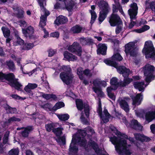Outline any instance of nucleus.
<instances>
[{"label":"nucleus","mask_w":155,"mask_h":155,"mask_svg":"<svg viewBox=\"0 0 155 155\" xmlns=\"http://www.w3.org/2000/svg\"><path fill=\"white\" fill-rule=\"evenodd\" d=\"M62 68L64 71L60 73V78L64 83L68 85L72 83L74 78L71 69L70 67L66 66H64Z\"/></svg>","instance_id":"obj_1"},{"label":"nucleus","mask_w":155,"mask_h":155,"mask_svg":"<svg viewBox=\"0 0 155 155\" xmlns=\"http://www.w3.org/2000/svg\"><path fill=\"white\" fill-rule=\"evenodd\" d=\"M142 52L146 59L155 58V49L151 41H146L145 42Z\"/></svg>","instance_id":"obj_2"},{"label":"nucleus","mask_w":155,"mask_h":155,"mask_svg":"<svg viewBox=\"0 0 155 155\" xmlns=\"http://www.w3.org/2000/svg\"><path fill=\"white\" fill-rule=\"evenodd\" d=\"M155 69L154 67L150 64L145 65L143 68L144 74L146 77L145 81L149 83L151 81V79L154 77L153 72Z\"/></svg>","instance_id":"obj_3"},{"label":"nucleus","mask_w":155,"mask_h":155,"mask_svg":"<svg viewBox=\"0 0 155 155\" xmlns=\"http://www.w3.org/2000/svg\"><path fill=\"white\" fill-rule=\"evenodd\" d=\"M117 72L120 74H122L124 78V80H127L128 85L133 81V79L128 77L130 74V70L124 66L120 65L118 66L117 69Z\"/></svg>","instance_id":"obj_4"},{"label":"nucleus","mask_w":155,"mask_h":155,"mask_svg":"<svg viewBox=\"0 0 155 155\" xmlns=\"http://www.w3.org/2000/svg\"><path fill=\"white\" fill-rule=\"evenodd\" d=\"M118 79L115 77L112 78L110 80V84L111 86L114 87V90H116L119 87H124L128 85L127 83L128 82L127 80H123V81H121L118 82Z\"/></svg>","instance_id":"obj_5"},{"label":"nucleus","mask_w":155,"mask_h":155,"mask_svg":"<svg viewBox=\"0 0 155 155\" xmlns=\"http://www.w3.org/2000/svg\"><path fill=\"white\" fill-rule=\"evenodd\" d=\"M68 50L70 52L75 54L79 56H81L82 53V48L80 44L77 42H74L71 45H70L68 48Z\"/></svg>","instance_id":"obj_6"},{"label":"nucleus","mask_w":155,"mask_h":155,"mask_svg":"<svg viewBox=\"0 0 155 155\" xmlns=\"http://www.w3.org/2000/svg\"><path fill=\"white\" fill-rule=\"evenodd\" d=\"M96 4L99 8L100 12L108 13L110 8L108 2L104 0H97Z\"/></svg>","instance_id":"obj_7"},{"label":"nucleus","mask_w":155,"mask_h":155,"mask_svg":"<svg viewBox=\"0 0 155 155\" xmlns=\"http://www.w3.org/2000/svg\"><path fill=\"white\" fill-rule=\"evenodd\" d=\"M109 22L111 26H115L122 24L120 17L117 14L112 13L109 18Z\"/></svg>","instance_id":"obj_8"},{"label":"nucleus","mask_w":155,"mask_h":155,"mask_svg":"<svg viewBox=\"0 0 155 155\" xmlns=\"http://www.w3.org/2000/svg\"><path fill=\"white\" fill-rule=\"evenodd\" d=\"M135 43L130 42L125 45V52L126 55L129 54L132 57L136 56L137 54L134 48Z\"/></svg>","instance_id":"obj_9"},{"label":"nucleus","mask_w":155,"mask_h":155,"mask_svg":"<svg viewBox=\"0 0 155 155\" xmlns=\"http://www.w3.org/2000/svg\"><path fill=\"white\" fill-rule=\"evenodd\" d=\"M132 100V105L135 106L141 104L143 100V96L142 93L137 94L135 96H130Z\"/></svg>","instance_id":"obj_10"},{"label":"nucleus","mask_w":155,"mask_h":155,"mask_svg":"<svg viewBox=\"0 0 155 155\" xmlns=\"http://www.w3.org/2000/svg\"><path fill=\"white\" fill-rule=\"evenodd\" d=\"M88 145L92 148L97 155H106L102 153V149L100 148L98 144L94 141L91 140L88 142Z\"/></svg>","instance_id":"obj_11"},{"label":"nucleus","mask_w":155,"mask_h":155,"mask_svg":"<svg viewBox=\"0 0 155 155\" xmlns=\"http://www.w3.org/2000/svg\"><path fill=\"white\" fill-rule=\"evenodd\" d=\"M78 41L82 46L92 45L94 44L93 39L88 37H81L79 38Z\"/></svg>","instance_id":"obj_12"},{"label":"nucleus","mask_w":155,"mask_h":155,"mask_svg":"<svg viewBox=\"0 0 155 155\" xmlns=\"http://www.w3.org/2000/svg\"><path fill=\"white\" fill-rule=\"evenodd\" d=\"M15 11L14 16L19 19H23L24 18L25 12L22 7H17L13 9Z\"/></svg>","instance_id":"obj_13"},{"label":"nucleus","mask_w":155,"mask_h":155,"mask_svg":"<svg viewBox=\"0 0 155 155\" xmlns=\"http://www.w3.org/2000/svg\"><path fill=\"white\" fill-rule=\"evenodd\" d=\"M22 31L24 36L26 38H31L34 33V28L31 26H28L26 28H22Z\"/></svg>","instance_id":"obj_14"},{"label":"nucleus","mask_w":155,"mask_h":155,"mask_svg":"<svg viewBox=\"0 0 155 155\" xmlns=\"http://www.w3.org/2000/svg\"><path fill=\"white\" fill-rule=\"evenodd\" d=\"M68 21V19L66 17L62 15H60L56 18L54 21V24L58 26L61 25L66 24Z\"/></svg>","instance_id":"obj_15"},{"label":"nucleus","mask_w":155,"mask_h":155,"mask_svg":"<svg viewBox=\"0 0 155 155\" xmlns=\"http://www.w3.org/2000/svg\"><path fill=\"white\" fill-rule=\"evenodd\" d=\"M107 48V46L105 44H99L98 45V48L97 50V54L99 55H106Z\"/></svg>","instance_id":"obj_16"},{"label":"nucleus","mask_w":155,"mask_h":155,"mask_svg":"<svg viewBox=\"0 0 155 155\" xmlns=\"http://www.w3.org/2000/svg\"><path fill=\"white\" fill-rule=\"evenodd\" d=\"M134 135L136 140L142 142H148L151 140V139L149 137L140 134H134Z\"/></svg>","instance_id":"obj_17"},{"label":"nucleus","mask_w":155,"mask_h":155,"mask_svg":"<svg viewBox=\"0 0 155 155\" xmlns=\"http://www.w3.org/2000/svg\"><path fill=\"white\" fill-rule=\"evenodd\" d=\"M127 142L125 140H122V138H119V140L117 144L115 146V147L117 150H120V148L123 147V149L126 148L127 146Z\"/></svg>","instance_id":"obj_18"},{"label":"nucleus","mask_w":155,"mask_h":155,"mask_svg":"<svg viewBox=\"0 0 155 155\" xmlns=\"http://www.w3.org/2000/svg\"><path fill=\"white\" fill-rule=\"evenodd\" d=\"M37 87L38 85L36 84L28 83V84L25 87L24 90L26 92L28 93L29 94L32 95L33 94L32 91L31 90L35 89Z\"/></svg>","instance_id":"obj_19"},{"label":"nucleus","mask_w":155,"mask_h":155,"mask_svg":"<svg viewBox=\"0 0 155 155\" xmlns=\"http://www.w3.org/2000/svg\"><path fill=\"white\" fill-rule=\"evenodd\" d=\"M64 2L65 8L69 12H71L74 7L76 4L75 2L72 0L63 2Z\"/></svg>","instance_id":"obj_20"},{"label":"nucleus","mask_w":155,"mask_h":155,"mask_svg":"<svg viewBox=\"0 0 155 155\" xmlns=\"http://www.w3.org/2000/svg\"><path fill=\"white\" fill-rule=\"evenodd\" d=\"M4 65L10 71L13 72L15 70V64L12 60H10L6 61Z\"/></svg>","instance_id":"obj_21"},{"label":"nucleus","mask_w":155,"mask_h":155,"mask_svg":"<svg viewBox=\"0 0 155 155\" xmlns=\"http://www.w3.org/2000/svg\"><path fill=\"white\" fill-rule=\"evenodd\" d=\"M145 119L148 122H150L155 119V110L147 112L145 115Z\"/></svg>","instance_id":"obj_22"},{"label":"nucleus","mask_w":155,"mask_h":155,"mask_svg":"<svg viewBox=\"0 0 155 155\" xmlns=\"http://www.w3.org/2000/svg\"><path fill=\"white\" fill-rule=\"evenodd\" d=\"M4 79L8 81V84L10 85L16 79L14 74L10 73L5 74Z\"/></svg>","instance_id":"obj_23"},{"label":"nucleus","mask_w":155,"mask_h":155,"mask_svg":"<svg viewBox=\"0 0 155 155\" xmlns=\"http://www.w3.org/2000/svg\"><path fill=\"white\" fill-rule=\"evenodd\" d=\"M64 58L69 61H74L77 59V57L68 51L64 52Z\"/></svg>","instance_id":"obj_24"},{"label":"nucleus","mask_w":155,"mask_h":155,"mask_svg":"<svg viewBox=\"0 0 155 155\" xmlns=\"http://www.w3.org/2000/svg\"><path fill=\"white\" fill-rule=\"evenodd\" d=\"M33 129L32 126L25 127L24 129V130L21 132V134L24 137H28L30 133L33 130Z\"/></svg>","instance_id":"obj_25"},{"label":"nucleus","mask_w":155,"mask_h":155,"mask_svg":"<svg viewBox=\"0 0 155 155\" xmlns=\"http://www.w3.org/2000/svg\"><path fill=\"white\" fill-rule=\"evenodd\" d=\"M78 148L76 145H73L70 143L69 149V155H75L78 152Z\"/></svg>","instance_id":"obj_26"},{"label":"nucleus","mask_w":155,"mask_h":155,"mask_svg":"<svg viewBox=\"0 0 155 155\" xmlns=\"http://www.w3.org/2000/svg\"><path fill=\"white\" fill-rule=\"evenodd\" d=\"M144 84V81H136L134 83L133 86L135 89H138L139 91H143L144 90V88L143 87Z\"/></svg>","instance_id":"obj_27"},{"label":"nucleus","mask_w":155,"mask_h":155,"mask_svg":"<svg viewBox=\"0 0 155 155\" xmlns=\"http://www.w3.org/2000/svg\"><path fill=\"white\" fill-rule=\"evenodd\" d=\"M120 105L121 107L126 112L129 110L128 104L127 102L124 100H121L120 102Z\"/></svg>","instance_id":"obj_28"},{"label":"nucleus","mask_w":155,"mask_h":155,"mask_svg":"<svg viewBox=\"0 0 155 155\" xmlns=\"http://www.w3.org/2000/svg\"><path fill=\"white\" fill-rule=\"evenodd\" d=\"M4 107L5 110L8 111L7 113L8 114H15L17 112V109L15 107H12L9 105L7 104L4 105Z\"/></svg>","instance_id":"obj_29"},{"label":"nucleus","mask_w":155,"mask_h":155,"mask_svg":"<svg viewBox=\"0 0 155 155\" xmlns=\"http://www.w3.org/2000/svg\"><path fill=\"white\" fill-rule=\"evenodd\" d=\"M104 62L107 64L114 67L116 69L118 66V63L112 59H106L104 60Z\"/></svg>","instance_id":"obj_30"},{"label":"nucleus","mask_w":155,"mask_h":155,"mask_svg":"<svg viewBox=\"0 0 155 155\" xmlns=\"http://www.w3.org/2000/svg\"><path fill=\"white\" fill-rule=\"evenodd\" d=\"M41 93V97L47 100H49L51 98L55 101L57 100V97L55 94H45L43 92Z\"/></svg>","instance_id":"obj_31"},{"label":"nucleus","mask_w":155,"mask_h":155,"mask_svg":"<svg viewBox=\"0 0 155 155\" xmlns=\"http://www.w3.org/2000/svg\"><path fill=\"white\" fill-rule=\"evenodd\" d=\"M82 29V27L78 25H76L71 28L70 31L74 34L80 33Z\"/></svg>","instance_id":"obj_32"},{"label":"nucleus","mask_w":155,"mask_h":155,"mask_svg":"<svg viewBox=\"0 0 155 155\" xmlns=\"http://www.w3.org/2000/svg\"><path fill=\"white\" fill-rule=\"evenodd\" d=\"M131 126L134 130H139L141 127V126L137 120L134 119L131 122Z\"/></svg>","instance_id":"obj_33"},{"label":"nucleus","mask_w":155,"mask_h":155,"mask_svg":"<svg viewBox=\"0 0 155 155\" xmlns=\"http://www.w3.org/2000/svg\"><path fill=\"white\" fill-rule=\"evenodd\" d=\"M92 89L95 93L97 94L98 96L101 97L104 96V94L102 91L101 87H93Z\"/></svg>","instance_id":"obj_34"},{"label":"nucleus","mask_w":155,"mask_h":155,"mask_svg":"<svg viewBox=\"0 0 155 155\" xmlns=\"http://www.w3.org/2000/svg\"><path fill=\"white\" fill-rule=\"evenodd\" d=\"M76 104L78 109L81 111L84 107V104L81 99H77L76 100Z\"/></svg>","instance_id":"obj_35"},{"label":"nucleus","mask_w":155,"mask_h":155,"mask_svg":"<svg viewBox=\"0 0 155 155\" xmlns=\"http://www.w3.org/2000/svg\"><path fill=\"white\" fill-rule=\"evenodd\" d=\"M18 79H16L10 86L12 87H14L15 89L20 91L21 89V87L22 86V85L18 81Z\"/></svg>","instance_id":"obj_36"},{"label":"nucleus","mask_w":155,"mask_h":155,"mask_svg":"<svg viewBox=\"0 0 155 155\" xmlns=\"http://www.w3.org/2000/svg\"><path fill=\"white\" fill-rule=\"evenodd\" d=\"M1 29L2 31L3 35L5 38L9 37L11 31L8 28L3 26L2 27Z\"/></svg>","instance_id":"obj_37"},{"label":"nucleus","mask_w":155,"mask_h":155,"mask_svg":"<svg viewBox=\"0 0 155 155\" xmlns=\"http://www.w3.org/2000/svg\"><path fill=\"white\" fill-rule=\"evenodd\" d=\"M137 13V11L134 10L133 9H129L128 10V13L130 16V21H132L135 18Z\"/></svg>","instance_id":"obj_38"},{"label":"nucleus","mask_w":155,"mask_h":155,"mask_svg":"<svg viewBox=\"0 0 155 155\" xmlns=\"http://www.w3.org/2000/svg\"><path fill=\"white\" fill-rule=\"evenodd\" d=\"M21 121V119L17 118L15 116L9 118L8 121H5L4 123V125H8V124L12 122H19Z\"/></svg>","instance_id":"obj_39"},{"label":"nucleus","mask_w":155,"mask_h":155,"mask_svg":"<svg viewBox=\"0 0 155 155\" xmlns=\"http://www.w3.org/2000/svg\"><path fill=\"white\" fill-rule=\"evenodd\" d=\"M112 60L117 61H120L123 59V58L120 54L118 53L114 54L111 57Z\"/></svg>","instance_id":"obj_40"},{"label":"nucleus","mask_w":155,"mask_h":155,"mask_svg":"<svg viewBox=\"0 0 155 155\" xmlns=\"http://www.w3.org/2000/svg\"><path fill=\"white\" fill-rule=\"evenodd\" d=\"M63 129L61 127H57L53 129L52 132L58 137L60 136L62 134Z\"/></svg>","instance_id":"obj_41"},{"label":"nucleus","mask_w":155,"mask_h":155,"mask_svg":"<svg viewBox=\"0 0 155 155\" xmlns=\"http://www.w3.org/2000/svg\"><path fill=\"white\" fill-rule=\"evenodd\" d=\"M84 112L87 118H89L90 115V107L88 104L86 103H84Z\"/></svg>","instance_id":"obj_42"},{"label":"nucleus","mask_w":155,"mask_h":155,"mask_svg":"<svg viewBox=\"0 0 155 155\" xmlns=\"http://www.w3.org/2000/svg\"><path fill=\"white\" fill-rule=\"evenodd\" d=\"M57 116L60 120L63 121L67 120L69 119L70 117L69 115L67 114H59Z\"/></svg>","instance_id":"obj_43"},{"label":"nucleus","mask_w":155,"mask_h":155,"mask_svg":"<svg viewBox=\"0 0 155 155\" xmlns=\"http://www.w3.org/2000/svg\"><path fill=\"white\" fill-rule=\"evenodd\" d=\"M108 13L101 12H100L98 20L100 22V24L102 23L105 19L107 17Z\"/></svg>","instance_id":"obj_44"},{"label":"nucleus","mask_w":155,"mask_h":155,"mask_svg":"<svg viewBox=\"0 0 155 155\" xmlns=\"http://www.w3.org/2000/svg\"><path fill=\"white\" fill-rule=\"evenodd\" d=\"M90 11L91 15V19L90 21V23L91 25H92L94 22L97 17V15L94 11L90 10Z\"/></svg>","instance_id":"obj_45"},{"label":"nucleus","mask_w":155,"mask_h":155,"mask_svg":"<svg viewBox=\"0 0 155 155\" xmlns=\"http://www.w3.org/2000/svg\"><path fill=\"white\" fill-rule=\"evenodd\" d=\"M78 143H80L81 146L85 147L87 143V140L84 137H83L82 138L80 137H78Z\"/></svg>","instance_id":"obj_46"},{"label":"nucleus","mask_w":155,"mask_h":155,"mask_svg":"<svg viewBox=\"0 0 155 155\" xmlns=\"http://www.w3.org/2000/svg\"><path fill=\"white\" fill-rule=\"evenodd\" d=\"M34 46V44L33 43H26L23 46L22 49L25 50H28L31 49Z\"/></svg>","instance_id":"obj_47"},{"label":"nucleus","mask_w":155,"mask_h":155,"mask_svg":"<svg viewBox=\"0 0 155 155\" xmlns=\"http://www.w3.org/2000/svg\"><path fill=\"white\" fill-rule=\"evenodd\" d=\"M54 126L55 125L53 123H51L45 124V127L47 131L50 132L54 128Z\"/></svg>","instance_id":"obj_48"},{"label":"nucleus","mask_w":155,"mask_h":155,"mask_svg":"<svg viewBox=\"0 0 155 155\" xmlns=\"http://www.w3.org/2000/svg\"><path fill=\"white\" fill-rule=\"evenodd\" d=\"M120 5L119 2L115 4L112 5V13H114L118 12Z\"/></svg>","instance_id":"obj_49"},{"label":"nucleus","mask_w":155,"mask_h":155,"mask_svg":"<svg viewBox=\"0 0 155 155\" xmlns=\"http://www.w3.org/2000/svg\"><path fill=\"white\" fill-rule=\"evenodd\" d=\"M19 150L18 149L13 148L9 151V155H18Z\"/></svg>","instance_id":"obj_50"},{"label":"nucleus","mask_w":155,"mask_h":155,"mask_svg":"<svg viewBox=\"0 0 155 155\" xmlns=\"http://www.w3.org/2000/svg\"><path fill=\"white\" fill-rule=\"evenodd\" d=\"M119 138L117 137L114 136L110 138V141L114 145L116 146L119 140Z\"/></svg>","instance_id":"obj_51"},{"label":"nucleus","mask_w":155,"mask_h":155,"mask_svg":"<svg viewBox=\"0 0 155 155\" xmlns=\"http://www.w3.org/2000/svg\"><path fill=\"white\" fill-rule=\"evenodd\" d=\"M81 121L83 124L89 125H90V123L88 121L87 119L86 118L84 117L83 114H82L80 117Z\"/></svg>","instance_id":"obj_52"},{"label":"nucleus","mask_w":155,"mask_h":155,"mask_svg":"<svg viewBox=\"0 0 155 155\" xmlns=\"http://www.w3.org/2000/svg\"><path fill=\"white\" fill-rule=\"evenodd\" d=\"M91 70L88 69H85L83 71V73L86 76L91 78L92 77L93 74L91 72Z\"/></svg>","instance_id":"obj_53"},{"label":"nucleus","mask_w":155,"mask_h":155,"mask_svg":"<svg viewBox=\"0 0 155 155\" xmlns=\"http://www.w3.org/2000/svg\"><path fill=\"white\" fill-rule=\"evenodd\" d=\"M99 116L101 119H102L104 123H106L109 121L110 116H104V115L102 114L101 115H100Z\"/></svg>","instance_id":"obj_54"},{"label":"nucleus","mask_w":155,"mask_h":155,"mask_svg":"<svg viewBox=\"0 0 155 155\" xmlns=\"http://www.w3.org/2000/svg\"><path fill=\"white\" fill-rule=\"evenodd\" d=\"M97 111L99 115H101L102 114L101 103L100 99L99 100L98 107L97 109Z\"/></svg>","instance_id":"obj_55"},{"label":"nucleus","mask_w":155,"mask_h":155,"mask_svg":"<svg viewBox=\"0 0 155 155\" xmlns=\"http://www.w3.org/2000/svg\"><path fill=\"white\" fill-rule=\"evenodd\" d=\"M46 0H37L38 2L40 7L41 8H44H44V7H45L44 5V3L45 2V6L46 5Z\"/></svg>","instance_id":"obj_56"},{"label":"nucleus","mask_w":155,"mask_h":155,"mask_svg":"<svg viewBox=\"0 0 155 155\" xmlns=\"http://www.w3.org/2000/svg\"><path fill=\"white\" fill-rule=\"evenodd\" d=\"M100 81L98 79H96L93 80L92 84L93 85V87H100Z\"/></svg>","instance_id":"obj_57"},{"label":"nucleus","mask_w":155,"mask_h":155,"mask_svg":"<svg viewBox=\"0 0 155 155\" xmlns=\"http://www.w3.org/2000/svg\"><path fill=\"white\" fill-rule=\"evenodd\" d=\"M56 140L57 142H59L61 140L63 145H65L66 144V139L64 136L58 137V139Z\"/></svg>","instance_id":"obj_58"},{"label":"nucleus","mask_w":155,"mask_h":155,"mask_svg":"<svg viewBox=\"0 0 155 155\" xmlns=\"http://www.w3.org/2000/svg\"><path fill=\"white\" fill-rule=\"evenodd\" d=\"M60 33L58 31H55L51 32L50 34V36L51 37L55 38H58L59 36Z\"/></svg>","instance_id":"obj_59"},{"label":"nucleus","mask_w":155,"mask_h":155,"mask_svg":"<svg viewBox=\"0 0 155 155\" xmlns=\"http://www.w3.org/2000/svg\"><path fill=\"white\" fill-rule=\"evenodd\" d=\"M17 43L20 45H24V41L21 39L18 35L17 36Z\"/></svg>","instance_id":"obj_60"},{"label":"nucleus","mask_w":155,"mask_h":155,"mask_svg":"<svg viewBox=\"0 0 155 155\" xmlns=\"http://www.w3.org/2000/svg\"><path fill=\"white\" fill-rule=\"evenodd\" d=\"M130 7L131 8H130V9H133L134 10L138 11V7L136 3L134 2L133 3L131 4Z\"/></svg>","instance_id":"obj_61"},{"label":"nucleus","mask_w":155,"mask_h":155,"mask_svg":"<svg viewBox=\"0 0 155 155\" xmlns=\"http://www.w3.org/2000/svg\"><path fill=\"white\" fill-rule=\"evenodd\" d=\"M149 4V7L148 8H150L152 10H153V9L155 10V2L152 1L148 3Z\"/></svg>","instance_id":"obj_62"},{"label":"nucleus","mask_w":155,"mask_h":155,"mask_svg":"<svg viewBox=\"0 0 155 155\" xmlns=\"http://www.w3.org/2000/svg\"><path fill=\"white\" fill-rule=\"evenodd\" d=\"M56 106H57L59 109L64 107L65 105L64 103L61 101H59L57 102L56 104Z\"/></svg>","instance_id":"obj_63"},{"label":"nucleus","mask_w":155,"mask_h":155,"mask_svg":"<svg viewBox=\"0 0 155 155\" xmlns=\"http://www.w3.org/2000/svg\"><path fill=\"white\" fill-rule=\"evenodd\" d=\"M18 22L20 24L19 25L20 26L24 27L25 26H26L27 25V22L24 20H19Z\"/></svg>","instance_id":"obj_64"}]
</instances>
